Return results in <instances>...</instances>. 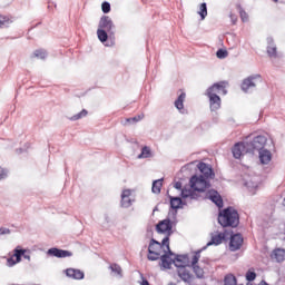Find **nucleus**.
Returning a JSON list of instances; mask_svg holds the SVG:
<instances>
[{
  "label": "nucleus",
  "instance_id": "obj_24",
  "mask_svg": "<svg viewBox=\"0 0 285 285\" xmlns=\"http://www.w3.org/2000/svg\"><path fill=\"white\" fill-rule=\"evenodd\" d=\"M184 101H186V92H181L178 98L175 100V108H177V110H179V112H181V115H184L185 110H184Z\"/></svg>",
  "mask_w": 285,
  "mask_h": 285
},
{
  "label": "nucleus",
  "instance_id": "obj_9",
  "mask_svg": "<svg viewBox=\"0 0 285 285\" xmlns=\"http://www.w3.org/2000/svg\"><path fill=\"white\" fill-rule=\"evenodd\" d=\"M244 244V237L242 234H232L230 240H229V250L232 253H235L236 250H239Z\"/></svg>",
  "mask_w": 285,
  "mask_h": 285
},
{
  "label": "nucleus",
  "instance_id": "obj_13",
  "mask_svg": "<svg viewBox=\"0 0 285 285\" xmlns=\"http://www.w3.org/2000/svg\"><path fill=\"white\" fill-rule=\"evenodd\" d=\"M47 255H50L51 257H58L59 259H63L66 257H72V252L52 247L48 249Z\"/></svg>",
  "mask_w": 285,
  "mask_h": 285
},
{
  "label": "nucleus",
  "instance_id": "obj_30",
  "mask_svg": "<svg viewBox=\"0 0 285 285\" xmlns=\"http://www.w3.org/2000/svg\"><path fill=\"white\" fill-rule=\"evenodd\" d=\"M97 36H98L99 41H101V43H106V41H108V31H106L104 29H98Z\"/></svg>",
  "mask_w": 285,
  "mask_h": 285
},
{
  "label": "nucleus",
  "instance_id": "obj_8",
  "mask_svg": "<svg viewBox=\"0 0 285 285\" xmlns=\"http://www.w3.org/2000/svg\"><path fill=\"white\" fill-rule=\"evenodd\" d=\"M206 96L209 99V108L212 112H216V110H219V108H222V98L217 94L206 91Z\"/></svg>",
  "mask_w": 285,
  "mask_h": 285
},
{
  "label": "nucleus",
  "instance_id": "obj_21",
  "mask_svg": "<svg viewBox=\"0 0 285 285\" xmlns=\"http://www.w3.org/2000/svg\"><path fill=\"white\" fill-rule=\"evenodd\" d=\"M190 185V183H189ZM198 193L197 190H195L191 186H189L188 188L187 187H184L181 189V197L183 199H197V194Z\"/></svg>",
  "mask_w": 285,
  "mask_h": 285
},
{
  "label": "nucleus",
  "instance_id": "obj_51",
  "mask_svg": "<svg viewBox=\"0 0 285 285\" xmlns=\"http://www.w3.org/2000/svg\"><path fill=\"white\" fill-rule=\"evenodd\" d=\"M275 3H277L278 0H273Z\"/></svg>",
  "mask_w": 285,
  "mask_h": 285
},
{
  "label": "nucleus",
  "instance_id": "obj_46",
  "mask_svg": "<svg viewBox=\"0 0 285 285\" xmlns=\"http://www.w3.org/2000/svg\"><path fill=\"white\" fill-rule=\"evenodd\" d=\"M229 18H230V20H232V23H237V16L236 14H234V13H229Z\"/></svg>",
  "mask_w": 285,
  "mask_h": 285
},
{
  "label": "nucleus",
  "instance_id": "obj_26",
  "mask_svg": "<svg viewBox=\"0 0 285 285\" xmlns=\"http://www.w3.org/2000/svg\"><path fill=\"white\" fill-rule=\"evenodd\" d=\"M164 186V178L157 179L153 181L151 191L155 195H159L161 193V187Z\"/></svg>",
  "mask_w": 285,
  "mask_h": 285
},
{
  "label": "nucleus",
  "instance_id": "obj_11",
  "mask_svg": "<svg viewBox=\"0 0 285 285\" xmlns=\"http://www.w3.org/2000/svg\"><path fill=\"white\" fill-rule=\"evenodd\" d=\"M226 239H228V234L226 232L214 234L212 235L210 242H208L207 245L202 248V250H206L207 246H219V244H222Z\"/></svg>",
  "mask_w": 285,
  "mask_h": 285
},
{
  "label": "nucleus",
  "instance_id": "obj_34",
  "mask_svg": "<svg viewBox=\"0 0 285 285\" xmlns=\"http://www.w3.org/2000/svg\"><path fill=\"white\" fill-rule=\"evenodd\" d=\"M237 9L242 21L246 23V21H248V13L244 10V8H242V4H237Z\"/></svg>",
  "mask_w": 285,
  "mask_h": 285
},
{
  "label": "nucleus",
  "instance_id": "obj_5",
  "mask_svg": "<svg viewBox=\"0 0 285 285\" xmlns=\"http://www.w3.org/2000/svg\"><path fill=\"white\" fill-rule=\"evenodd\" d=\"M258 83H262V75L255 73L244 79L240 88L243 92H250V90L257 88Z\"/></svg>",
  "mask_w": 285,
  "mask_h": 285
},
{
  "label": "nucleus",
  "instance_id": "obj_28",
  "mask_svg": "<svg viewBox=\"0 0 285 285\" xmlns=\"http://www.w3.org/2000/svg\"><path fill=\"white\" fill-rule=\"evenodd\" d=\"M150 157H153V150L150 147H142L141 153L138 155V159H150Z\"/></svg>",
  "mask_w": 285,
  "mask_h": 285
},
{
  "label": "nucleus",
  "instance_id": "obj_37",
  "mask_svg": "<svg viewBox=\"0 0 285 285\" xmlns=\"http://www.w3.org/2000/svg\"><path fill=\"white\" fill-rule=\"evenodd\" d=\"M33 55L37 57V59H46V57H48V52L43 49L36 50Z\"/></svg>",
  "mask_w": 285,
  "mask_h": 285
},
{
  "label": "nucleus",
  "instance_id": "obj_12",
  "mask_svg": "<svg viewBox=\"0 0 285 285\" xmlns=\"http://www.w3.org/2000/svg\"><path fill=\"white\" fill-rule=\"evenodd\" d=\"M156 230L157 233H168L167 237L170 238V234L173 232V222H170V219H164L161 222H159L156 226Z\"/></svg>",
  "mask_w": 285,
  "mask_h": 285
},
{
  "label": "nucleus",
  "instance_id": "obj_2",
  "mask_svg": "<svg viewBox=\"0 0 285 285\" xmlns=\"http://www.w3.org/2000/svg\"><path fill=\"white\" fill-rule=\"evenodd\" d=\"M218 224L223 228H237L239 226V212L235 207H227L219 212Z\"/></svg>",
  "mask_w": 285,
  "mask_h": 285
},
{
  "label": "nucleus",
  "instance_id": "obj_41",
  "mask_svg": "<svg viewBox=\"0 0 285 285\" xmlns=\"http://www.w3.org/2000/svg\"><path fill=\"white\" fill-rule=\"evenodd\" d=\"M20 262H17V258L14 259V256H11L7 259V266L9 268H12V266H17Z\"/></svg>",
  "mask_w": 285,
  "mask_h": 285
},
{
  "label": "nucleus",
  "instance_id": "obj_32",
  "mask_svg": "<svg viewBox=\"0 0 285 285\" xmlns=\"http://www.w3.org/2000/svg\"><path fill=\"white\" fill-rule=\"evenodd\" d=\"M88 115V110L82 109L80 112L73 115L70 118V121H79V119H83V117H86Z\"/></svg>",
  "mask_w": 285,
  "mask_h": 285
},
{
  "label": "nucleus",
  "instance_id": "obj_35",
  "mask_svg": "<svg viewBox=\"0 0 285 285\" xmlns=\"http://www.w3.org/2000/svg\"><path fill=\"white\" fill-rule=\"evenodd\" d=\"M109 268L111 273H115V275H117L118 277H121V273H122L121 266H119L118 264H111Z\"/></svg>",
  "mask_w": 285,
  "mask_h": 285
},
{
  "label": "nucleus",
  "instance_id": "obj_48",
  "mask_svg": "<svg viewBox=\"0 0 285 285\" xmlns=\"http://www.w3.org/2000/svg\"><path fill=\"white\" fill-rule=\"evenodd\" d=\"M140 285H150V283L148 282V279L142 277V281L140 282Z\"/></svg>",
  "mask_w": 285,
  "mask_h": 285
},
{
  "label": "nucleus",
  "instance_id": "obj_42",
  "mask_svg": "<svg viewBox=\"0 0 285 285\" xmlns=\"http://www.w3.org/2000/svg\"><path fill=\"white\" fill-rule=\"evenodd\" d=\"M101 10L104 14H108V12H110V2H107V1L102 2Z\"/></svg>",
  "mask_w": 285,
  "mask_h": 285
},
{
  "label": "nucleus",
  "instance_id": "obj_40",
  "mask_svg": "<svg viewBox=\"0 0 285 285\" xmlns=\"http://www.w3.org/2000/svg\"><path fill=\"white\" fill-rule=\"evenodd\" d=\"M257 278V274L253 271H248L246 273V279L247 282H255V279Z\"/></svg>",
  "mask_w": 285,
  "mask_h": 285
},
{
  "label": "nucleus",
  "instance_id": "obj_15",
  "mask_svg": "<svg viewBox=\"0 0 285 285\" xmlns=\"http://www.w3.org/2000/svg\"><path fill=\"white\" fill-rule=\"evenodd\" d=\"M232 153L235 159H242V155L248 154V151H246V141L236 142L232 149Z\"/></svg>",
  "mask_w": 285,
  "mask_h": 285
},
{
  "label": "nucleus",
  "instance_id": "obj_29",
  "mask_svg": "<svg viewBox=\"0 0 285 285\" xmlns=\"http://www.w3.org/2000/svg\"><path fill=\"white\" fill-rule=\"evenodd\" d=\"M198 14H199L202 20H204V19H206V17H208V7H207L206 2H203L200 4Z\"/></svg>",
  "mask_w": 285,
  "mask_h": 285
},
{
  "label": "nucleus",
  "instance_id": "obj_22",
  "mask_svg": "<svg viewBox=\"0 0 285 285\" xmlns=\"http://www.w3.org/2000/svg\"><path fill=\"white\" fill-rule=\"evenodd\" d=\"M132 193L130 189H125L121 194V206L122 208H130L132 206V199H130V195Z\"/></svg>",
  "mask_w": 285,
  "mask_h": 285
},
{
  "label": "nucleus",
  "instance_id": "obj_47",
  "mask_svg": "<svg viewBox=\"0 0 285 285\" xmlns=\"http://www.w3.org/2000/svg\"><path fill=\"white\" fill-rule=\"evenodd\" d=\"M174 188H176V190H181V181L175 183Z\"/></svg>",
  "mask_w": 285,
  "mask_h": 285
},
{
  "label": "nucleus",
  "instance_id": "obj_4",
  "mask_svg": "<svg viewBox=\"0 0 285 285\" xmlns=\"http://www.w3.org/2000/svg\"><path fill=\"white\" fill-rule=\"evenodd\" d=\"M266 141H268V139L264 135H258L254 137L252 140L245 141L246 153L253 154L255 151L259 153L261 150H264Z\"/></svg>",
  "mask_w": 285,
  "mask_h": 285
},
{
  "label": "nucleus",
  "instance_id": "obj_38",
  "mask_svg": "<svg viewBox=\"0 0 285 285\" xmlns=\"http://www.w3.org/2000/svg\"><path fill=\"white\" fill-rule=\"evenodd\" d=\"M141 119H144V115H138L132 118H127L126 121L127 124H137L138 121H141Z\"/></svg>",
  "mask_w": 285,
  "mask_h": 285
},
{
  "label": "nucleus",
  "instance_id": "obj_17",
  "mask_svg": "<svg viewBox=\"0 0 285 285\" xmlns=\"http://www.w3.org/2000/svg\"><path fill=\"white\" fill-rule=\"evenodd\" d=\"M206 92H215V95L222 92L223 95H228V90H226V81L214 83L206 90Z\"/></svg>",
  "mask_w": 285,
  "mask_h": 285
},
{
  "label": "nucleus",
  "instance_id": "obj_49",
  "mask_svg": "<svg viewBox=\"0 0 285 285\" xmlns=\"http://www.w3.org/2000/svg\"><path fill=\"white\" fill-rule=\"evenodd\" d=\"M22 257H23L24 259H28V262H30V254H26V253H24V254L22 255Z\"/></svg>",
  "mask_w": 285,
  "mask_h": 285
},
{
  "label": "nucleus",
  "instance_id": "obj_31",
  "mask_svg": "<svg viewBox=\"0 0 285 285\" xmlns=\"http://www.w3.org/2000/svg\"><path fill=\"white\" fill-rule=\"evenodd\" d=\"M224 285H237V278L235 277V275H226L224 278Z\"/></svg>",
  "mask_w": 285,
  "mask_h": 285
},
{
  "label": "nucleus",
  "instance_id": "obj_10",
  "mask_svg": "<svg viewBox=\"0 0 285 285\" xmlns=\"http://www.w3.org/2000/svg\"><path fill=\"white\" fill-rule=\"evenodd\" d=\"M177 275L178 277H180V279L183 282H185L186 284H190V282H193L194 279V275L193 272H190V265H188L187 267H181L177 269Z\"/></svg>",
  "mask_w": 285,
  "mask_h": 285
},
{
  "label": "nucleus",
  "instance_id": "obj_7",
  "mask_svg": "<svg viewBox=\"0 0 285 285\" xmlns=\"http://www.w3.org/2000/svg\"><path fill=\"white\" fill-rule=\"evenodd\" d=\"M98 29L105 30L108 35H115V22L108 16H102L98 23Z\"/></svg>",
  "mask_w": 285,
  "mask_h": 285
},
{
  "label": "nucleus",
  "instance_id": "obj_19",
  "mask_svg": "<svg viewBox=\"0 0 285 285\" xmlns=\"http://www.w3.org/2000/svg\"><path fill=\"white\" fill-rule=\"evenodd\" d=\"M258 157H259V161H261V164H263V166H268V164H271V161L273 159V154L268 149H261L258 151Z\"/></svg>",
  "mask_w": 285,
  "mask_h": 285
},
{
  "label": "nucleus",
  "instance_id": "obj_20",
  "mask_svg": "<svg viewBox=\"0 0 285 285\" xmlns=\"http://www.w3.org/2000/svg\"><path fill=\"white\" fill-rule=\"evenodd\" d=\"M267 55L271 59H277V47L274 45L275 40L272 37L267 38Z\"/></svg>",
  "mask_w": 285,
  "mask_h": 285
},
{
  "label": "nucleus",
  "instance_id": "obj_25",
  "mask_svg": "<svg viewBox=\"0 0 285 285\" xmlns=\"http://www.w3.org/2000/svg\"><path fill=\"white\" fill-rule=\"evenodd\" d=\"M169 200L170 208H173V210H179V208H181V206L184 205V200H181L179 197L169 196Z\"/></svg>",
  "mask_w": 285,
  "mask_h": 285
},
{
  "label": "nucleus",
  "instance_id": "obj_44",
  "mask_svg": "<svg viewBox=\"0 0 285 285\" xmlns=\"http://www.w3.org/2000/svg\"><path fill=\"white\" fill-rule=\"evenodd\" d=\"M245 186L247 188H257V183L245 181Z\"/></svg>",
  "mask_w": 285,
  "mask_h": 285
},
{
  "label": "nucleus",
  "instance_id": "obj_23",
  "mask_svg": "<svg viewBox=\"0 0 285 285\" xmlns=\"http://www.w3.org/2000/svg\"><path fill=\"white\" fill-rule=\"evenodd\" d=\"M66 275L71 279H83L85 277V274L81 269H75V268H67Z\"/></svg>",
  "mask_w": 285,
  "mask_h": 285
},
{
  "label": "nucleus",
  "instance_id": "obj_36",
  "mask_svg": "<svg viewBox=\"0 0 285 285\" xmlns=\"http://www.w3.org/2000/svg\"><path fill=\"white\" fill-rule=\"evenodd\" d=\"M12 23V20L6 16H0V28H8Z\"/></svg>",
  "mask_w": 285,
  "mask_h": 285
},
{
  "label": "nucleus",
  "instance_id": "obj_43",
  "mask_svg": "<svg viewBox=\"0 0 285 285\" xmlns=\"http://www.w3.org/2000/svg\"><path fill=\"white\" fill-rule=\"evenodd\" d=\"M7 178H8V169L0 168V181L1 179H7Z\"/></svg>",
  "mask_w": 285,
  "mask_h": 285
},
{
  "label": "nucleus",
  "instance_id": "obj_1",
  "mask_svg": "<svg viewBox=\"0 0 285 285\" xmlns=\"http://www.w3.org/2000/svg\"><path fill=\"white\" fill-rule=\"evenodd\" d=\"M197 168L200 170L202 175L191 176L189 179L190 187L198 193H206V188H210L208 179H215V171H213V167L206 163H199Z\"/></svg>",
  "mask_w": 285,
  "mask_h": 285
},
{
  "label": "nucleus",
  "instance_id": "obj_50",
  "mask_svg": "<svg viewBox=\"0 0 285 285\" xmlns=\"http://www.w3.org/2000/svg\"><path fill=\"white\" fill-rule=\"evenodd\" d=\"M105 219H106L107 224H108V222H110V218H108V216H106Z\"/></svg>",
  "mask_w": 285,
  "mask_h": 285
},
{
  "label": "nucleus",
  "instance_id": "obj_18",
  "mask_svg": "<svg viewBox=\"0 0 285 285\" xmlns=\"http://www.w3.org/2000/svg\"><path fill=\"white\" fill-rule=\"evenodd\" d=\"M208 197L218 208H224V199L222 195H219V191L212 189L208 191Z\"/></svg>",
  "mask_w": 285,
  "mask_h": 285
},
{
  "label": "nucleus",
  "instance_id": "obj_33",
  "mask_svg": "<svg viewBox=\"0 0 285 285\" xmlns=\"http://www.w3.org/2000/svg\"><path fill=\"white\" fill-rule=\"evenodd\" d=\"M24 253H26V249H21L18 246L13 249V257H16L17 262H21V258L23 257Z\"/></svg>",
  "mask_w": 285,
  "mask_h": 285
},
{
  "label": "nucleus",
  "instance_id": "obj_27",
  "mask_svg": "<svg viewBox=\"0 0 285 285\" xmlns=\"http://www.w3.org/2000/svg\"><path fill=\"white\" fill-rule=\"evenodd\" d=\"M273 259H276V262L281 263L285 261V249L277 248L272 254Z\"/></svg>",
  "mask_w": 285,
  "mask_h": 285
},
{
  "label": "nucleus",
  "instance_id": "obj_6",
  "mask_svg": "<svg viewBox=\"0 0 285 285\" xmlns=\"http://www.w3.org/2000/svg\"><path fill=\"white\" fill-rule=\"evenodd\" d=\"M202 250L203 249L195 252V255L191 258V265H189L190 268H193L198 279H203L204 277V268L199 266V259L202 258Z\"/></svg>",
  "mask_w": 285,
  "mask_h": 285
},
{
  "label": "nucleus",
  "instance_id": "obj_16",
  "mask_svg": "<svg viewBox=\"0 0 285 285\" xmlns=\"http://www.w3.org/2000/svg\"><path fill=\"white\" fill-rule=\"evenodd\" d=\"M190 261L188 258V255H175L174 256V265L176 266L177 271L179 268H186L187 266H190Z\"/></svg>",
  "mask_w": 285,
  "mask_h": 285
},
{
  "label": "nucleus",
  "instance_id": "obj_45",
  "mask_svg": "<svg viewBox=\"0 0 285 285\" xmlns=\"http://www.w3.org/2000/svg\"><path fill=\"white\" fill-rule=\"evenodd\" d=\"M1 235H10V229H8L6 227L0 228V237H1Z\"/></svg>",
  "mask_w": 285,
  "mask_h": 285
},
{
  "label": "nucleus",
  "instance_id": "obj_14",
  "mask_svg": "<svg viewBox=\"0 0 285 285\" xmlns=\"http://www.w3.org/2000/svg\"><path fill=\"white\" fill-rule=\"evenodd\" d=\"M164 253V255L160 254V266H163V268L169 269L173 266V264H175V258H171L175 257V253L170 255V253H168L167 249H165Z\"/></svg>",
  "mask_w": 285,
  "mask_h": 285
},
{
  "label": "nucleus",
  "instance_id": "obj_39",
  "mask_svg": "<svg viewBox=\"0 0 285 285\" xmlns=\"http://www.w3.org/2000/svg\"><path fill=\"white\" fill-rule=\"evenodd\" d=\"M216 57L218 59H226V57H228V51L224 49H218L216 52Z\"/></svg>",
  "mask_w": 285,
  "mask_h": 285
},
{
  "label": "nucleus",
  "instance_id": "obj_3",
  "mask_svg": "<svg viewBox=\"0 0 285 285\" xmlns=\"http://www.w3.org/2000/svg\"><path fill=\"white\" fill-rule=\"evenodd\" d=\"M164 247L166 248L165 250L169 253V255H174L173 250H170V238L168 236H166L161 243L155 240V238H151L148 246L147 259H149V262H157V259L161 257V249Z\"/></svg>",
  "mask_w": 285,
  "mask_h": 285
}]
</instances>
